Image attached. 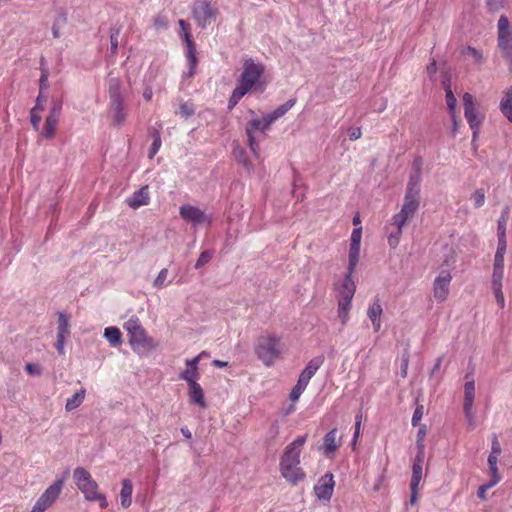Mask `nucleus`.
<instances>
[{"label": "nucleus", "instance_id": "1", "mask_svg": "<svg viewBox=\"0 0 512 512\" xmlns=\"http://www.w3.org/2000/svg\"><path fill=\"white\" fill-rule=\"evenodd\" d=\"M422 166L423 160L421 158L414 159L403 204L400 211L391 219V223L398 228V236H401L403 228L406 226L407 222L414 217L415 213L419 209Z\"/></svg>", "mask_w": 512, "mask_h": 512}, {"label": "nucleus", "instance_id": "2", "mask_svg": "<svg viewBox=\"0 0 512 512\" xmlns=\"http://www.w3.org/2000/svg\"><path fill=\"white\" fill-rule=\"evenodd\" d=\"M307 436H299L288 444L280 458L279 469L281 476L291 485L304 480L306 474L300 465V455Z\"/></svg>", "mask_w": 512, "mask_h": 512}, {"label": "nucleus", "instance_id": "3", "mask_svg": "<svg viewBox=\"0 0 512 512\" xmlns=\"http://www.w3.org/2000/svg\"><path fill=\"white\" fill-rule=\"evenodd\" d=\"M124 329L129 336L132 350L137 354H147L158 347V342L147 335L137 316L130 317L124 323Z\"/></svg>", "mask_w": 512, "mask_h": 512}, {"label": "nucleus", "instance_id": "4", "mask_svg": "<svg viewBox=\"0 0 512 512\" xmlns=\"http://www.w3.org/2000/svg\"><path fill=\"white\" fill-rule=\"evenodd\" d=\"M73 480L77 488L83 493L86 500L99 502L102 509L108 506L105 495L98 491L97 482L85 468H75L73 471Z\"/></svg>", "mask_w": 512, "mask_h": 512}, {"label": "nucleus", "instance_id": "5", "mask_svg": "<svg viewBox=\"0 0 512 512\" xmlns=\"http://www.w3.org/2000/svg\"><path fill=\"white\" fill-rule=\"evenodd\" d=\"M109 94V114L113 124L122 126L127 118L128 110L124 103V96L121 91V81L119 78H110L108 80Z\"/></svg>", "mask_w": 512, "mask_h": 512}, {"label": "nucleus", "instance_id": "6", "mask_svg": "<svg viewBox=\"0 0 512 512\" xmlns=\"http://www.w3.org/2000/svg\"><path fill=\"white\" fill-rule=\"evenodd\" d=\"M254 350L264 365L271 366L282 354L283 343L276 335H262L258 337Z\"/></svg>", "mask_w": 512, "mask_h": 512}, {"label": "nucleus", "instance_id": "7", "mask_svg": "<svg viewBox=\"0 0 512 512\" xmlns=\"http://www.w3.org/2000/svg\"><path fill=\"white\" fill-rule=\"evenodd\" d=\"M264 71L265 67L262 63L255 62L250 57L245 58L243 60V70L236 87L244 91V93L250 92L258 84Z\"/></svg>", "mask_w": 512, "mask_h": 512}, {"label": "nucleus", "instance_id": "8", "mask_svg": "<svg viewBox=\"0 0 512 512\" xmlns=\"http://www.w3.org/2000/svg\"><path fill=\"white\" fill-rule=\"evenodd\" d=\"M270 124L267 123V119L263 116L261 119L255 118L248 121L245 127L247 136V144L256 159L260 158V145L257 134L261 133L263 138L266 136V132L269 130Z\"/></svg>", "mask_w": 512, "mask_h": 512}, {"label": "nucleus", "instance_id": "9", "mask_svg": "<svg viewBox=\"0 0 512 512\" xmlns=\"http://www.w3.org/2000/svg\"><path fill=\"white\" fill-rule=\"evenodd\" d=\"M498 28V47L503 53V57L510 65L512 70V28L505 15L500 16L497 24Z\"/></svg>", "mask_w": 512, "mask_h": 512}, {"label": "nucleus", "instance_id": "10", "mask_svg": "<svg viewBox=\"0 0 512 512\" xmlns=\"http://www.w3.org/2000/svg\"><path fill=\"white\" fill-rule=\"evenodd\" d=\"M463 106L464 116L472 130V143H475L484 117L477 112L474 97L470 93L463 95Z\"/></svg>", "mask_w": 512, "mask_h": 512}, {"label": "nucleus", "instance_id": "11", "mask_svg": "<svg viewBox=\"0 0 512 512\" xmlns=\"http://www.w3.org/2000/svg\"><path fill=\"white\" fill-rule=\"evenodd\" d=\"M192 13L197 24L205 28L215 21L218 11L208 0H197L193 4Z\"/></svg>", "mask_w": 512, "mask_h": 512}, {"label": "nucleus", "instance_id": "12", "mask_svg": "<svg viewBox=\"0 0 512 512\" xmlns=\"http://www.w3.org/2000/svg\"><path fill=\"white\" fill-rule=\"evenodd\" d=\"M65 482V476L57 478L38 498L35 503L37 510L45 512L59 498Z\"/></svg>", "mask_w": 512, "mask_h": 512}, {"label": "nucleus", "instance_id": "13", "mask_svg": "<svg viewBox=\"0 0 512 512\" xmlns=\"http://www.w3.org/2000/svg\"><path fill=\"white\" fill-rule=\"evenodd\" d=\"M179 214L183 220L194 225H210L212 222L211 215L206 214L205 211L201 210L199 207L190 204L182 205L179 209Z\"/></svg>", "mask_w": 512, "mask_h": 512}, {"label": "nucleus", "instance_id": "14", "mask_svg": "<svg viewBox=\"0 0 512 512\" xmlns=\"http://www.w3.org/2000/svg\"><path fill=\"white\" fill-rule=\"evenodd\" d=\"M452 280V275L449 271L443 270L435 278L433 283V296L438 302H444L449 295V287Z\"/></svg>", "mask_w": 512, "mask_h": 512}, {"label": "nucleus", "instance_id": "15", "mask_svg": "<svg viewBox=\"0 0 512 512\" xmlns=\"http://www.w3.org/2000/svg\"><path fill=\"white\" fill-rule=\"evenodd\" d=\"M475 397V382L473 379L467 380L464 385V402H463V410L465 416L470 425H472L474 420L473 415V404Z\"/></svg>", "mask_w": 512, "mask_h": 512}, {"label": "nucleus", "instance_id": "16", "mask_svg": "<svg viewBox=\"0 0 512 512\" xmlns=\"http://www.w3.org/2000/svg\"><path fill=\"white\" fill-rule=\"evenodd\" d=\"M334 485L335 482L333 480V475L331 473L325 474L314 487L316 496L320 500H330L333 494Z\"/></svg>", "mask_w": 512, "mask_h": 512}, {"label": "nucleus", "instance_id": "17", "mask_svg": "<svg viewBox=\"0 0 512 512\" xmlns=\"http://www.w3.org/2000/svg\"><path fill=\"white\" fill-rule=\"evenodd\" d=\"M201 359V354L198 356L187 359L185 361L186 363V369L180 374V378L185 380L188 385L198 383L197 380L200 376L199 370H198V364Z\"/></svg>", "mask_w": 512, "mask_h": 512}, {"label": "nucleus", "instance_id": "18", "mask_svg": "<svg viewBox=\"0 0 512 512\" xmlns=\"http://www.w3.org/2000/svg\"><path fill=\"white\" fill-rule=\"evenodd\" d=\"M382 314H383V308H382V305L380 303V300L379 299H374L369 304V306H368L367 316L370 319V321L372 323V326H373V330L375 332H378L381 329V325H382L381 316H382Z\"/></svg>", "mask_w": 512, "mask_h": 512}, {"label": "nucleus", "instance_id": "19", "mask_svg": "<svg viewBox=\"0 0 512 512\" xmlns=\"http://www.w3.org/2000/svg\"><path fill=\"white\" fill-rule=\"evenodd\" d=\"M149 189L148 186H143L136 192H134L130 197L126 199V203L129 207L133 209H137L141 206H145L149 203Z\"/></svg>", "mask_w": 512, "mask_h": 512}, {"label": "nucleus", "instance_id": "20", "mask_svg": "<svg viewBox=\"0 0 512 512\" xmlns=\"http://www.w3.org/2000/svg\"><path fill=\"white\" fill-rule=\"evenodd\" d=\"M350 270L347 271L342 283L338 286L339 299L352 300L356 291L355 282L352 279Z\"/></svg>", "mask_w": 512, "mask_h": 512}, {"label": "nucleus", "instance_id": "21", "mask_svg": "<svg viewBox=\"0 0 512 512\" xmlns=\"http://www.w3.org/2000/svg\"><path fill=\"white\" fill-rule=\"evenodd\" d=\"M424 457L425 453H421V451L417 452L412 466L410 486H419L422 480Z\"/></svg>", "mask_w": 512, "mask_h": 512}, {"label": "nucleus", "instance_id": "22", "mask_svg": "<svg viewBox=\"0 0 512 512\" xmlns=\"http://www.w3.org/2000/svg\"><path fill=\"white\" fill-rule=\"evenodd\" d=\"M188 395L191 403L196 404L201 408L206 407L204 392L199 383L188 385Z\"/></svg>", "mask_w": 512, "mask_h": 512}, {"label": "nucleus", "instance_id": "23", "mask_svg": "<svg viewBox=\"0 0 512 512\" xmlns=\"http://www.w3.org/2000/svg\"><path fill=\"white\" fill-rule=\"evenodd\" d=\"M294 104L295 100L289 99L287 102L277 107L271 113L264 115L265 118L267 119V123H269L271 126L277 119L284 116L294 106Z\"/></svg>", "mask_w": 512, "mask_h": 512}, {"label": "nucleus", "instance_id": "24", "mask_svg": "<svg viewBox=\"0 0 512 512\" xmlns=\"http://www.w3.org/2000/svg\"><path fill=\"white\" fill-rule=\"evenodd\" d=\"M339 446L340 441L337 439V429L334 428L324 436L323 448L326 454H333Z\"/></svg>", "mask_w": 512, "mask_h": 512}, {"label": "nucleus", "instance_id": "25", "mask_svg": "<svg viewBox=\"0 0 512 512\" xmlns=\"http://www.w3.org/2000/svg\"><path fill=\"white\" fill-rule=\"evenodd\" d=\"M502 114L512 123V87L504 91V96L500 102Z\"/></svg>", "mask_w": 512, "mask_h": 512}, {"label": "nucleus", "instance_id": "26", "mask_svg": "<svg viewBox=\"0 0 512 512\" xmlns=\"http://www.w3.org/2000/svg\"><path fill=\"white\" fill-rule=\"evenodd\" d=\"M132 492L133 485L130 479H124L122 481V488L120 491L121 505L124 508H128L132 503Z\"/></svg>", "mask_w": 512, "mask_h": 512}, {"label": "nucleus", "instance_id": "27", "mask_svg": "<svg viewBox=\"0 0 512 512\" xmlns=\"http://www.w3.org/2000/svg\"><path fill=\"white\" fill-rule=\"evenodd\" d=\"M352 300L339 299L338 298V318L340 319L342 325H346L349 321V314L351 310Z\"/></svg>", "mask_w": 512, "mask_h": 512}, {"label": "nucleus", "instance_id": "28", "mask_svg": "<svg viewBox=\"0 0 512 512\" xmlns=\"http://www.w3.org/2000/svg\"><path fill=\"white\" fill-rule=\"evenodd\" d=\"M86 395V390L84 388L80 389L76 393H74L70 398L67 399L65 404V409L67 411H72L78 408L84 401Z\"/></svg>", "mask_w": 512, "mask_h": 512}, {"label": "nucleus", "instance_id": "29", "mask_svg": "<svg viewBox=\"0 0 512 512\" xmlns=\"http://www.w3.org/2000/svg\"><path fill=\"white\" fill-rule=\"evenodd\" d=\"M178 24L180 26V36L183 37L184 39V42L186 43V46H187V51H195V48H194V43L191 39V34H190V25L189 23H187L185 20H182L180 19L178 21Z\"/></svg>", "mask_w": 512, "mask_h": 512}, {"label": "nucleus", "instance_id": "30", "mask_svg": "<svg viewBox=\"0 0 512 512\" xmlns=\"http://www.w3.org/2000/svg\"><path fill=\"white\" fill-rule=\"evenodd\" d=\"M233 152H234V156L235 158L237 159V161L243 165V167L248 171H252L253 170V165L251 164V162L248 160V157L246 155V152L245 150L240 147L238 144L234 146V149H233Z\"/></svg>", "mask_w": 512, "mask_h": 512}, {"label": "nucleus", "instance_id": "31", "mask_svg": "<svg viewBox=\"0 0 512 512\" xmlns=\"http://www.w3.org/2000/svg\"><path fill=\"white\" fill-rule=\"evenodd\" d=\"M58 121H59V118H55V116H47L46 117L44 129H43V137L44 138L51 139L54 137Z\"/></svg>", "mask_w": 512, "mask_h": 512}, {"label": "nucleus", "instance_id": "32", "mask_svg": "<svg viewBox=\"0 0 512 512\" xmlns=\"http://www.w3.org/2000/svg\"><path fill=\"white\" fill-rule=\"evenodd\" d=\"M104 337L113 346H117L121 343V332L117 327L105 328Z\"/></svg>", "mask_w": 512, "mask_h": 512}, {"label": "nucleus", "instance_id": "33", "mask_svg": "<svg viewBox=\"0 0 512 512\" xmlns=\"http://www.w3.org/2000/svg\"><path fill=\"white\" fill-rule=\"evenodd\" d=\"M323 363L324 357L317 356L308 362V364L306 365L305 369L302 372L312 378Z\"/></svg>", "mask_w": 512, "mask_h": 512}, {"label": "nucleus", "instance_id": "34", "mask_svg": "<svg viewBox=\"0 0 512 512\" xmlns=\"http://www.w3.org/2000/svg\"><path fill=\"white\" fill-rule=\"evenodd\" d=\"M360 256V245H351L349 249V263L348 270H350V274L354 273V270L357 266Z\"/></svg>", "mask_w": 512, "mask_h": 512}, {"label": "nucleus", "instance_id": "35", "mask_svg": "<svg viewBox=\"0 0 512 512\" xmlns=\"http://www.w3.org/2000/svg\"><path fill=\"white\" fill-rule=\"evenodd\" d=\"M69 319L64 313L58 314L57 336L66 337L70 333Z\"/></svg>", "mask_w": 512, "mask_h": 512}, {"label": "nucleus", "instance_id": "36", "mask_svg": "<svg viewBox=\"0 0 512 512\" xmlns=\"http://www.w3.org/2000/svg\"><path fill=\"white\" fill-rule=\"evenodd\" d=\"M152 22H153V27L156 30L167 29L169 26V19H168L167 15H165L163 13L156 14L153 17Z\"/></svg>", "mask_w": 512, "mask_h": 512}, {"label": "nucleus", "instance_id": "37", "mask_svg": "<svg viewBox=\"0 0 512 512\" xmlns=\"http://www.w3.org/2000/svg\"><path fill=\"white\" fill-rule=\"evenodd\" d=\"M508 220H509V211H508V209H505L502 211V213L499 217V220H498V225H497V235L498 236L506 235V226H507Z\"/></svg>", "mask_w": 512, "mask_h": 512}, {"label": "nucleus", "instance_id": "38", "mask_svg": "<svg viewBox=\"0 0 512 512\" xmlns=\"http://www.w3.org/2000/svg\"><path fill=\"white\" fill-rule=\"evenodd\" d=\"M464 56L471 57L475 63H482L484 60L483 53L480 50H477L471 46H468L462 51Z\"/></svg>", "mask_w": 512, "mask_h": 512}, {"label": "nucleus", "instance_id": "39", "mask_svg": "<svg viewBox=\"0 0 512 512\" xmlns=\"http://www.w3.org/2000/svg\"><path fill=\"white\" fill-rule=\"evenodd\" d=\"M485 191L482 188L476 189L474 193L471 194L470 199L473 201L475 208H480L485 204Z\"/></svg>", "mask_w": 512, "mask_h": 512}, {"label": "nucleus", "instance_id": "40", "mask_svg": "<svg viewBox=\"0 0 512 512\" xmlns=\"http://www.w3.org/2000/svg\"><path fill=\"white\" fill-rule=\"evenodd\" d=\"M246 94L238 87H235L228 101V109H233Z\"/></svg>", "mask_w": 512, "mask_h": 512}, {"label": "nucleus", "instance_id": "41", "mask_svg": "<svg viewBox=\"0 0 512 512\" xmlns=\"http://www.w3.org/2000/svg\"><path fill=\"white\" fill-rule=\"evenodd\" d=\"M246 94L238 87H235L228 101V109H233Z\"/></svg>", "mask_w": 512, "mask_h": 512}, {"label": "nucleus", "instance_id": "42", "mask_svg": "<svg viewBox=\"0 0 512 512\" xmlns=\"http://www.w3.org/2000/svg\"><path fill=\"white\" fill-rule=\"evenodd\" d=\"M168 269L167 268H163L160 270V272L158 273L157 277L155 278V280L153 281V287L156 288V289H161L165 286H167V277H168Z\"/></svg>", "mask_w": 512, "mask_h": 512}, {"label": "nucleus", "instance_id": "43", "mask_svg": "<svg viewBox=\"0 0 512 512\" xmlns=\"http://www.w3.org/2000/svg\"><path fill=\"white\" fill-rule=\"evenodd\" d=\"M119 34H120V29L119 28H112L111 29V35H110V53H111V56H114V55L117 54L118 44H119V41H118Z\"/></svg>", "mask_w": 512, "mask_h": 512}, {"label": "nucleus", "instance_id": "44", "mask_svg": "<svg viewBox=\"0 0 512 512\" xmlns=\"http://www.w3.org/2000/svg\"><path fill=\"white\" fill-rule=\"evenodd\" d=\"M161 137H160V134L158 131H154V134H153V142H152V145L150 147V150H149V153H148V157L150 159H152L156 154L157 152L159 151L160 147H161Z\"/></svg>", "mask_w": 512, "mask_h": 512}, {"label": "nucleus", "instance_id": "45", "mask_svg": "<svg viewBox=\"0 0 512 512\" xmlns=\"http://www.w3.org/2000/svg\"><path fill=\"white\" fill-rule=\"evenodd\" d=\"M66 24V17L61 15L57 17L52 25V34L54 38H59L61 35V29Z\"/></svg>", "mask_w": 512, "mask_h": 512}, {"label": "nucleus", "instance_id": "46", "mask_svg": "<svg viewBox=\"0 0 512 512\" xmlns=\"http://www.w3.org/2000/svg\"><path fill=\"white\" fill-rule=\"evenodd\" d=\"M504 277V269H493L492 273V289L493 288H502V280Z\"/></svg>", "mask_w": 512, "mask_h": 512}, {"label": "nucleus", "instance_id": "47", "mask_svg": "<svg viewBox=\"0 0 512 512\" xmlns=\"http://www.w3.org/2000/svg\"><path fill=\"white\" fill-rule=\"evenodd\" d=\"M214 252L210 250L203 251L196 261L195 268L199 269L206 265L213 257Z\"/></svg>", "mask_w": 512, "mask_h": 512}, {"label": "nucleus", "instance_id": "48", "mask_svg": "<svg viewBox=\"0 0 512 512\" xmlns=\"http://www.w3.org/2000/svg\"><path fill=\"white\" fill-rule=\"evenodd\" d=\"M187 58H188V61H189V70L186 73V76L190 78V77L194 76L195 69H196V64H197V59H196L195 51H187Z\"/></svg>", "mask_w": 512, "mask_h": 512}, {"label": "nucleus", "instance_id": "49", "mask_svg": "<svg viewBox=\"0 0 512 512\" xmlns=\"http://www.w3.org/2000/svg\"><path fill=\"white\" fill-rule=\"evenodd\" d=\"M446 102L450 114H453L456 110V98L450 88L446 89Z\"/></svg>", "mask_w": 512, "mask_h": 512}, {"label": "nucleus", "instance_id": "50", "mask_svg": "<svg viewBox=\"0 0 512 512\" xmlns=\"http://www.w3.org/2000/svg\"><path fill=\"white\" fill-rule=\"evenodd\" d=\"M426 436V427L425 426H421L417 432V440H416V445H417V448H418V451H421V453H425L424 452V449H425V446H424V438Z\"/></svg>", "mask_w": 512, "mask_h": 512}, {"label": "nucleus", "instance_id": "51", "mask_svg": "<svg viewBox=\"0 0 512 512\" xmlns=\"http://www.w3.org/2000/svg\"><path fill=\"white\" fill-rule=\"evenodd\" d=\"M25 371L31 376H40L42 374V368L36 363H27L25 365Z\"/></svg>", "mask_w": 512, "mask_h": 512}, {"label": "nucleus", "instance_id": "52", "mask_svg": "<svg viewBox=\"0 0 512 512\" xmlns=\"http://www.w3.org/2000/svg\"><path fill=\"white\" fill-rule=\"evenodd\" d=\"M39 110L36 108H32L30 112V121L33 128L37 131L39 130V125L41 121V116L37 113Z\"/></svg>", "mask_w": 512, "mask_h": 512}, {"label": "nucleus", "instance_id": "53", "mask_svg": "<svg viewBox=\"0 0 512 512\" xmlns=\"http://www.w3.org/2000/svg\"><path fill=\"white\" fill-rule=\"evenodd\" d=\"M179 112L183 117L188 118L194 114L193 105L190 103H183L180 105Z\"/></svg>", "mask_w": 512, "mask_h": 512}, {"label": "nucleus", "instance_id": "54", "mask_svg": "<svg viewBox=\"0 0 512 512\" xmlns=\"http://www.w3.org/2000/svg\"><path fill=\"white\" fill-rule=\"evenodd\" d=\"M361 238H362V227L355 228L351 234L350 244L351 245H360Z\"/></svg>", "mask_w": 512, "mask_h": 512}, {"label": "nucleus", "instance_id": "55", "mask_svg": "<svg viewBox=\"0 0 512 512\" xmlns=\"http://www.w3.org/2000/svg\"><path fill=\"white\" fill-rule=\"evenodd\" d=\"M62 109V103L60 101H52L49 114L47 116H55L59 118Z\"/></svg>", "mask_w": 512, "mask_h": 512}, {"label": "nucleus", "instance_id": "56", "mask_svg": "<svg viewBox=\"0 0 512 512\" xmlns=\"http://www.w3.org/2000/svg\"><path fill=\"white\" fill-rule=\"evenodd\" d=\"M424 408L422 405H419L416 407L414 413H413V416H412V425L413 426H417L419 424V422L421 421L422 417H423V414H424Z\"/></svg>", "mask_w": 512, "mask_h": 512}, {"label": "nucleus", "instance_id": "57", "mask_svg": "<svg viewBox=\"0 0 512 512\" xmlns=\"http://www.w3.org/2000/svg\"><path fill=\"white\" fill-rule=\"evenodd\" d=\"M48 76V69L41 68V76L39 79L40 91H43L44 89L48 88Z\"/></svg>", "mask_w": 512, "mask_h": 512}, {"label": "nucleus", "instance_id": "58", "mask_svg": "<svg viewBox=\"0 0 512 512\" xmlns=\"http://www.w3.org/2000/svg\"><path fill=\"white\" fill-rule=\"evenodd\" d=\"M498 457L499 456H497V455H491V454H489V456H488V465H489L491 474H495V475L499 474L498 468H497Z\"/></svg>", "mask_w": 512, "mask_h": 512}, {"label": "nucleus", "instance_id": "59", "mask_svg": "<svg viewBox=\"0 0 512 512\" xmlns=\"http://www.w3.org/2000/svg\"><path fill=\"white\" fill-rule=\"evenodd\" d=\"M304 390H305V389H304L303 387H301L300 385H297V384H296V385L292 388V390H291V392H290V395H289L290 400H291L292 402H296V401L300 398V396H301V394L304 392Z\"/></svg>", "mask_w": 512, "mask_h": 512}, {"label": "nucleus", "instance_id": "60", "mask_svg": "<svg viewBox=\"0 0 512 512\" xmlns=\"http://www.w3.org/2000/svg\"><path fill=\"white\" fill-rule=\"evenodd\" d=\"M502 452V449H501V445H500V442L497 438V436L494 434L493 435V438H492V443H491V452L490 454L491 455H497L499 456Z\"/></svg>", "mask_w": 512, "mask_h": 512}, {"label": "nucleus", "instance_id": "61", "mask_svg": "<svg viewBox=\"0 0 512 512\" xmlns=\"http://www.w3.org/2000/svg\"><path fill=\"white\" fill-rule=\"evenodd\" d=\"M493 293L495 295V299L499 307L502 309L505 306V298L502 292V288H493Z\"/></svg>", "mask_w": 512, "mask_h": 512}, {"label": "nucleus", "instance_id": "62", "mask_svg": "<svg viewBox=\"0 0 512 512\" xmlns=\"http://www.w3.org/2000/svg\"><path fill=\"white\" fill-rule=\"evenodd\" d=\"M507 249V241L506 235L498 236V245L496 253H500V255H505Z\"/></svg>", "mask_w": 512, "mask_h": 512}, {"label": "nucleus", "instance_id": "63", "mask_svg": "<svg viewBox=\"0 0 512 512\" xmlns=\"http://www.w3.org/2000/svg\"><path fill=\"white\" fill-rule=\"evenodd\" d=\"M487 6L490 11H499L504 6V0H487Z\"/></svg>", "mask_w": 512, "mask_h": 512}, {"label": "nucleus", "instance_id": "64", "mask_svg": "<svg viewBox=\"0 0 512 512\" xmlns=\"http://www.w3.org/2000/svg\"><path fill=\"white\" fill-rule=\"evenodd\" d=\"M504 256L500 253H495L493 269H504Z\"/></svg>", "mask_w": 512, "mask_h": 512}]
</instances>
